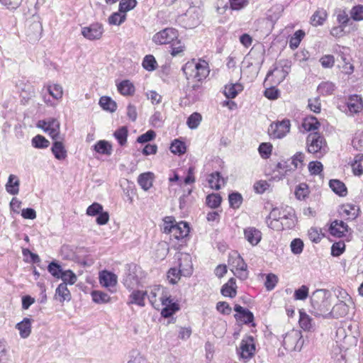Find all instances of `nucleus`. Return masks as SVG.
Wrapping results in <instances>:
<instances>
[{
	"mask_svg": "<svg viewBox=\"0 0 363 363\" xmlns=\"http://www.w3.org/2000/svg\"><path fill=\"white\" fill-rule=\"evenodd\" d=\"M327 228H310L308 231V236L313 242L318 243L325 236Z\"/></svg>",
	"mask_w": 363,
	"mask_h": 363,
	"instance_id": "obj_42",
	"label": "nucleus"
},
{
	"mask_svg": "<svg viewBox=\"0 0 363 363\" xmlns=\"http://www.w3.org/2000/svg\"><path fill=\"white\" fill-rule=\"evenodd\" d=\"M305 155L301 152H298L291 157V164L293 165V169L301 168L303 166Z\"/></svg>",
	"mask_w": 363,
	"mask_h": 363,
	"instance_id": "obj_55",
	"label": "nucleus"
},
{
	"mask_svg": "<svg viewBox=\"0 0 363 363\" xmlns=\"http://www.w3.org/2000/svg\"><path fill=\"white\" fill-rule=\"evenodd\" d=\"M118 92L125 96H133L135 94V88L134 84L128 79L121 81L117 84Z\"/></svg>",
	"mask_w": 363,
	"mask_h": 363,
	"instance_id": "obj_25",
	"label": "nucleus"
},
{
	"mask_svg": "<svg viewBox=\"0 0 363 363\" xmlns=\"http://www.w3.org/2000/svg\"><path fill=\"white\" fill-rule=\"evenodd\" d=\"M155 138L156 133L153 130H149L138 137L137 142L143 144L153 140Z\"/></svg>",
	"mask_w": 363,
	"mask_h": 363,
	"instance_id": "obj_63",
	"label": "nucleus"
},
{
	"mask_svg": "<svg viewBox=\"0 0 363 363\" xmlns=\"http://www.w3.org/2000/svg\"><path fill=\"white\" fill-rule=\"evenodd\" d=\"M192 228H164V233L169 234L182 243L189 240V233Z\"/></svg>",
	"mask_w": 363,
	"mask_h": 363,
	"instance_id": "obj_15",
	"label": "nucleus"
},
{
	"mask_svg": "<svg viewBox=\"0 0 363 363\" xmlns=\"http://www.w3.org/2000/svg\"><path fill=\"white\" fill-rule=\"evenodd\" d=\"M347 110L346 114L353 116L361 113L363 111V99L360 95H350L346 102Z\"/></svg>",
	"mask_w": 363,
	"mask_h": 363,
	"instance_id": "obj_12",
	"label": "nucleus"
},
{
	"mask_svg": "<svg viewBox=\"0 0 363 363\" xmlns=\"http://www.w3.org/2000/svg\"><path fill=\"white\" fill-rule=\"evenodd\" d=\"M169 45L171 48L170 54L172 57L182 55L186 50L184 44L182 43L179 38L174 43H171Z\"/></svg>",
	"mask_w": 363,
	"mask_h": 363,
	"instance_id": "obj_44",
	"label": "nucleus"
},
{
	"mask_svg": "<svg viewBox=\"0 0 363 363\" xmlns=\"http://www.w3.org/2000/svg\"><path fill=\"white\" fill-rule=\"evenodd\" d=\"M307 151L315 155L316 157H322L328 152L327 142L320 133H311L306 138Z\"/></svg>",
	"mask_w": 363,
	"mask_h": 363,
	"instance_id": "obj_3",
	"label": "nucleus"
},
{
	"mask_svg": "<svg viewBox=\"0 0 363 363\" xmlns=\"http://www.w3.org/2000/svg\"><path fill=\"white\" fill-rule=\"evenodd\" d=\"M170 151L174 155H182L186 152V145L184 142L179 139H174L169 147Z\"/></svg>",
	"mask_w": 363,
	"mask_h": 363,
	"instance_id": "obj_35",
	"label": "nucleus"
},
{
	"mask_svg": "<svg viewBox=\"0 0 363 363\" xmlns=\"http://www.w3.org/2000/svg\"><path fill=\"white\" fill-rule=\"evenodd\" d=\"M290 65L286 62H280L275 65L274 69L269 71L264 79L267 85H279L287 77L290 71Z\"/></svg>",
	"mask_w": 363,
	"mask_h": 363,
	"instance_id": "obj_5",
	"label": "nucleus"
},
{
	"mask_svg": "<svg viewBox=\"0 0 363 363\" xmlns=\"http://www.w3.org/2000/svg\"><path fill=\"white\" fill-rule=\"evenodd\" d=\"M229 206L235 210L240 208L242 202L243 197L239 192H233L228 195Z\"/></svg>",
	"mask_w": 363,
	"mask_h": 363,
	"instance_id": "obj_39",
	"label": "nucleus"
},
{
	"mask_svg": "<svg viewBox=\"0 0 363 363\" xmlns=\"http://www.w3.org/2000/svg\"><path fill=\"white\" fill-rule=\"evenodd\" d=\"M220 294L223 296L234 298L237 295L236 280L235 278H230L227 283L224 284L220 289Z\"/></svg>",
	"mask_w": 363,
	"mask_h": 363,
	"instance_id": "obj_21",
	"label": "nucleus"
},
{
	"mask_svg": "<svg viewBox=\"0 0 363 363\" xmlns=\"http://www.w3.org/2000/svg\"><path fill=\"white\" fill-rule=\"evenodd\" d=\"M179 35V31L176 28L169 27L155 33L152 40L157 45H170L177 40Z\"/></svg>",
	"mask_w": 363,
	"mask_h": 363,
	"instance_id": "obj_6",
	"label": "nucleus"
},
{
	"mask_svg": "<svg viewBox=\"0 0 363 363\" xmlns=\"http://www.w3.org/2000/svg\"><path fill=\"white\" fill-rule=\"evenodd\" d=\"M62 141L63 140H55L51 148L55 157L59 160H65L67 156V150Z\"/></svg>",
	"mask_w": 363,
	"mask_h": 363,
	"instance_id": "obj_23",
	"label": "nucleus"
},
{
	"mask_svg": "<svg viewBox=\"0 0 363 363\" xmlns=\"http://www.w3.org/2000/svg\"><path fill=\"white\" fill-rule=\"evenodd\" d=\"M233 309L236 313L234 315V318L237 321H240L243 324L252 327L256 326V323L254 321V314L248 308H244L239 304H235Z\"/></svg>",
	"mask_w": 363,
	"mask_h": 363,
	"instance_id": "obj_11",
	"label": "nucleus"
},
{
	"mask_svg": "<svg viewBox=\"0 0 363 363\" xmlns=\"http://www.w3.org/2000/svg\"><path fill=\"white\" fill-rule=\"evenodd\" d=\"M99 105L104 110L111 113L117 108L116 103L109 96H101L99 99Z\"/></svg>",
	"mask_w": 363,
	"mask_h": 363,
	"instance_id": "obj_36",
	"label": "nucleus"
},
{
	"mask_svg": "<svg viewBox=\"0 0 363 363\" xmlns=\"http://www.w3.org/2000/svg\"><path fill=\"white\" fill-rule=\"evenodd\" d=\"M303 242L300 238L294 239L290 245L291 250L294 255L301 254L303 252Z\"/></svg>",
	"mask_w": 363,
	"mask_h": 363,
	"instance_id": "obj_60",
	"label": "nucleus"
},
{
	"mask_svg": "<svg viewBox=\"0 0 363 363\" xmlns=\"http://www.w3.org/2000/svg\"><path fill=\"white\" fill-rule=\"evenodd\" d=\"M126 16V13H123L118 10L117 12L113 13L108 17V22L110 25L119 26L125 21Z\"/></svg>",
	"mask_w": 363,
	"mask_h": 363,
	"instance_id": "obj_46",
	"label": "nucleus"
},
{
	"mask_svg": "<svg viewBox=\"0 0 363 363\" xmlns=\"http://www.w3.org/2000/svg\"><path fill=\"white\" fill-rule=\"evenodd\" d=\"M94 150L101 155H110L112 152V147L106 140H99L94 146Z\"/></svg>",
	"mask_w": 363,
	"mask_h": 363,
	"instance_id": "obj_41",
	"label": "nucleus"
},
{
	"mask_svg": "<svg viewBox=\"0 0 363 363\" xmlns=\"http://www.w3.org/2000/svg\"><path fill=\"white\" fill-rule=\"evenodd\" d=\"M160 301L163 306V308L161 311V315L163 318H169L180 310L179 303L177 301H174L171 296H167L162 293Z\"/></svg>",
	"mask_w": 363,
	"mask_h": 363,
	"instance_id": "obj_9",
	"label": "nucleus"
},
{
	"mask_svg": "<svg viewBox=\"0 0 363 363\" xmlns=\"http://www.w3.org/2000/svg\"><path fill=\"white\" fill-rule=\"evenodd\" d=\"M255 339L251 335H247L243 338L239 348L237 349L238 354L242 359H251L255 356Z\"/></svg>",
	"mask_w": 363,
	"mask_h": 363,
	"instance_id": "obj_10",
	"label": "nucleus"
},
{
	"mask_svg": "<svg viewBox=\"0 0 363 363\" xmlns=\"http://www.w3.org/2000/svg\"><path fill=\"white\" fill-rule=\"evenodd\" d=\"M202 120L203 117L201 113L194 112L187 118L186 125L190 129H196L199 126Z\"/></svg>",
	"mask_w": 363,
	"mask_h": 363,
	"instance_id": "obj_43",
	"label": "nucleus"
},
{
	"mask_svg": "<svg viewBox=\"0 0 363 363\" xmlns=\"http://www.w3.org/2000/svg\"><path fill=\"white\" fill-rule=\"evenodd\" d=\"M359 213L358 206L352 203H347L342 206V217L347 220L355 219Z\"/></svg>",
	"mask_w": 363,
	"mask_h": 363,
	"instance_id": "obj_19",
	"label": "nucleus"
},
{
	"mask_svg": "<svg viewBox=\"0 0 363 363\" xmlns=\"http://www.w3.org/2000/svg\"><path fill=\"white\" fill-rule=\"evenodd\" d=\"M91 296L92 301L98 304L107 303L111 301L110 296L102 291L93 290L91 292Z\"/></svg>",
	"mask_w": 363,
	"mask_h": 363,
	"instance_id": "obj_34",
	"label": "nucleus"
},
{
	"mask_svg": "<svg viewBox=\"0 0 363 363\" xmlns=\"http://www.w3.org/2000/svg\"><path fill=\"white\" fill-rule=\"evenodd\" d=\"M328 16L327 12L323 9H318L311 16V23L313 26L323 25Z\"/></svg>",
	"mask_w": 363,
	"mask_h": 363,
	"instance_id": "obj_33",
	"label": "nucleus"
},
{
	"mask_svg": "<svg viewBox=\"0 0 363 363\" xmlns=\"http://www.w3.org/2000/svg\"><path fill=\"white\" fill-rule=\"evenodd\" d=\"M62 280V283H65L66 285H73L77 280V275L71 269H67L63 274V277L60 278Z\"/></svg>",
	"mask_w": 363,
	"mask_h": 363,
	"instance_id": "obj_57",
	"label": "nucleus"
},
{
	"mask_svg": "<svg viewBox=\"0 0 363 363\" xmlns=\"http://www.w3.org/2000/svg\"><path fill=\"white\" fill-rule=\"evenodd\" d=\"M54 298L61 303H63L65 301H69L71 300L72 295L65 283H61L58 285L55 290Z\"/></svg>",
	"mask_w": 363,
	"mask_h": 363,
	"instance_id": "obj_20",
	"label": "nucleus"
},
{
	"mask_svg": "<svg viewBox=\"0 0 363 363\" xmlns=\"http://www.w3.org/2000/svg\"><path fill=\"white\" fill-rule=\"evenodd\" d=\"M301 337V332L298 330H293L290 333H286L285 337L288 341H291L292 343L296 342V345L294 347L295 350L299 343H301V347L302 346L303 340Z\"/></svg>",
	"mask_w": 363,
	"mask_h": 363,
	"instance_id": "obj_56",
	"label": "nucleus"
},
{
	"mask_svg": "<svg viewBox=\"0 0 363 363\" xmlns=\"http://www.w3.org/2000/svg\"><path fill=\"white\" fill-rule=\"evenodd\" d=\"M310 194L308 186L306 183H301L295 190V196L298 200H304Z\"/></svg>",
	"mask_w": 363,
	"mask_h": 363,
	"instance_id": "obj_49",
	"label": "nucleus"
},
{
	"mask_svg": "<svg viewBox=\"0 0 363 363\" xmlns=\"http://www.w3.org/2000/svg\"><path fill=\"white\" fill-rule=\"evenodd\" d=\"M208 183L212 189L219 190L225 183L224 178L218 172H213L208 177Z\"/></svg>",
	"mask_w": 363,
	"mask_h": 363,
	"instance_id": "obj_26",
	"label": "nucleus"
},
{
	"mask_svg": "<svg viewBox=\"0 0 363 363\" xmlns=\"http://www.w3.org/2000/svg\"><path fill=\"white\" fill-rule=\"evenodd\" d=\"M299 325L305 331H311L312 325V318L303 311H299Z\"/></svg>",
	"mask_w": 363,
	"mask_h": 363,
	"instance_id": "obj_40",
	"label": "nucleus"
},
{
	"mask_svg": "<svg viewBox=\"0 0 363 363\" xmlns=\"http://www.w3.org/2000/svg\"><path fill=\"white\" fill-rule=\"evenodd\" d=\"M330 292L326 289H317L311 296L310 313L313 315L322 316L324 318H338L340 315L339 310L340 306L335 305L332 310L327 313L331 306Z\"/></svg>",
	"mask_w": 363,
	"mask_h": 363,
	"instance_id": "obj_1",
	"label": "nucleus"
},
{
	"mask_svg": "<svg viewBox=\"0 0 363 363\" xmlns=\"http://www.w3.org/2000/svg\"><path fill=\"white\" fill-rule=\"evenodd\" d=\"M20 181L18 177L13 174H10L8 182L6 184L7 192L11 195H16L19 192Z\"/></svg>",
	"mask_w": 363,
	"mask_h": 363,
	"instance_id": "obj_31",
	"label": "nucleus"
},
{
	"mask_svg": "<svg viewBox=\"0 0 363 363\" xmlns=\"http://www.w3.org/2000/svg\"><path fill=\"white\" fill-rule=\"evenodd\" d=\"M48 272L55 279H60L63 277L65 270L62 269L60 262L58 260L53 259L48 265Z\"/></svg>",
	"mask_w": 363,
	"mask_h": 363,
	"instance_id": "obj_28",
	"label": "nucleus"
},
{
	"mask_svg": "<svg viewBox=\"0 0 363 363\" xmlns=\"http://www.w3.org/2000/svg\"><path fill=\"white\" fill-rule=\"evenodd\" d=\"M38 127L43 129L53 140H64L60 137V123L55 118H49L48 120L39 121Z\"/></svg>",
	"mask_w": 363,
	"mask_h": 363,
	"instance_id": "obj_7",
	"label": "nucleus"
},
{
	"mask_svg": "<svg viewBox=\"0 0 363 363\" xmlns=\"http://www.w3.org/2000/svg\"><path fill=\"white\" fill-rule=\"evenodd\" d=\"M143 273L141 267L137 264H126L122 278L123 284L128 290L134 289L138 286Z\"/></svg>",
	"mask_w": 363,
	"mask_h": 363,
	"instance_id": "obj_4",
	"label": "nucleus"
},
{
	"mask_svg": "<svg viewBox=\"0 0 363 363\" xmlns=\"http://www.w3.org/2000/svg\"><path fill=\"white\" fill-rule=\"evenodd\" d=\"M323 166L319 161H312L308 164V171L313 175H321Z\"/></svg>",
	"mask_w": 363,
	"mask_h": 363,
	"instance_id": "obj_58",
	"label": "nucleus"
},
{
	"mask_svg": "<svg viewBox=\"0 0 363 363\" xmlns=\"http://www.w3.org/2000/svg\"><path fill=\"white\" fill-rule=\"evenodd\" d=\"M305 35H306V33L303 30H296L294 33V35L292 36H291L289 38V48L291 50L296 49L299 46L301 40L305 37Z\"/></svg>",
	"mask_w": 363,
	"mask_h": 363,
	"instance_id": "obj_38",
	"label": "nucleus"
},
{
	"mask_svg": "<svg viewBox=\"0 0 363 363\" xmlns=\"http://www.w3.org/2000/svg\"><path fill=\"white\" fill-rule=\"evenodd\" d=\"M308 287L306 285H302L298 289H296L294 294L295 300L303 301L308 296Z\"/></svg>",
	"mask_w": 363,
	"mask_h": 363,
	"instance_id": "obj_61",
	"label": "nucleus"
},
{
	"mask_svg": "<svg viewBox=\"0 0 363 363\" xmlns=\"http://www.w3.org/2000/svg\"><path fill=\"white\" fill-rule=\"evenodd\" d=\"M302 128L307 132L315 131L320 127V123L313 116L305 117L301 123Z\"/></svg>",
	"mask_w": 363,
	"mask_h": 363,
	"instance_id": "obj_27",
	"label": "nucleus"
},
{
	"mask_svg": "<svg viewBox=\"0 0 363 363\" xmlns=\"http://www.w3.org/2000/svg\"><path fill=\"white\" fill-rule=\"evenodd\" d=\"M182 70L188 80L189 84L192 83L193 90H198L201 87L203 82L210 73L208 62L205 60L194 58L187 61L182 67Z\"/></svg>",
	"mask_w": 363,
	"mask_h": 363,
	"instance_id": "obj_2",
	"label": "nucleus"
},
{
	"mask_svg": "<svg viewBox=\"0 0 363 363\" xmlns=\"http://www.w3.org/2000/svg\"><path fill=\"white\" fill-rule=\"evenodd\" d=\"M351 18L357 21L363 20V5L353 6L350 11Z\"/></svg>",
	"mask_w": 363,
	"mask_h": 363,
	"instance_id": "obj_64",
	"label": "nucleus"
},
{
	"mask_svg": "<svg viewBox=\"0 0 363 363\" xmlns=\"http://www.w3.org/2000/svg\"><path fill=\"white\" fill-rule=\"evenodd\" d=\"M146 296V291L133 290L129 296V301H128V304H135L143 307L145 306V298Z\"/></svg>",
	"mask_w": 363,
	"mask_h": 363,
	"instance_id": "obj_29",
	"label": "nucleus"
},
{
	"mask_svg": "<svg viewBox=\"0 0 363 363\" xmlns=\"http://www.w3.org/2000/svg\"><path fill=\"white\" fill-rule=\"evenodd\" d=\"M99 279L103 287L109 288L117 284L118 277L113 272L104 269L99 272Z\"/></svg>",
	"mask_w": 363,
	"mask_h": 363,
	"instance_id": "obj_16",
	"label": "nucleus"
},
{
	"mask_svg": "<svg viewBox=\"0 0 363 363\" xmlns=\"http://www.w3.org/2000/svg\"><path fill=\"white\" fill-rule=\"evenodd\" d=\"M243 86L240 83H230L224 86L223 94L228 99H235L243 91Z\"/></svg>",
	"mask_w": 363,
	"mask_h": 363,
	"instance_id": "obj_18",
	"label": "nucleus"
},
{
	"mask_svg": "<svg viewBox=\"0 0 363 363\" xmlns=\"http://www.w3.org/2000/svg\"><path fill=\"white\" fill-rule=\"evenodd\" d=\"M137 5L136 0H121L118 5V10L123 13L133 9Z\"/></svg>",
	"mask_w": 363,
	"mask_h": 363,
	"instance_id": "obj_54",
	"label": "nucleus"
},
{
	"mask_svg": "<svg viewBox=\"0 0 363 363\" xmlns=\"http://www.w3.org/2000/svg\"><path fill=\"white\" fill-rule=\"evenodd\" d=\"M142 65L143 68L147 71H153L157 67V62L152 55H146L143 59Z\"/></svg>",
	"mask_w": 363,
	"mask_h": 363,
	"instance_id": "obj_51",
	"label": "nucleus"
},
{
	"mask_svg": "<svg viewBox=\"0 0 363 363\" xmlns=\"http://www.w3.org/2000/svg\"><path fill=\"white\" fill-rule=\"evenodd\" d=\"M153 174L152 172H145L140 174L138 178V183L140 187L147 191L152 186Z\"/></svg>",
	"mask_w": 363,
	"mask_h": 363,
	"instance_id": "obj_30",
	"label": "nucleus"
},
{
	"mask_svg": "<svg viewBox=\"0 0 363 363\" xmlns=\"http://www.w3.org/2000/svg\"><path fill=\"white\" fill-rule=\"evenodd\" d=\"M222 197L219 194H211L206 196V205L211 208H216L219 207L222 202Z\"/></svg>",
	"mask_w": 363,
	"mask_h": 363,
	"instance_id": "obj_45",
	"label": "nucleus"
},
{
	"mask_svg": "<svg viewBox=\"0 0 363 363\" xmlns=\"http://www.w3.org/2000/svg\"><path fill=\"white\" fill-rule=\"evenodd\" d=\"M104 33L103 25L100 23H93L89 26L82 28V35L89 40H99Z\"/></svg>",
	"mask_w": 363,
	"mask_h": 363,
	"instance_id": "obj_13",
	"label": "nucleus"
},
{
	"mask_svg": "<svg viewBox=\"0 0 363 363\" xmlns=\"http://www.w3.org/2000/svg\"><path fill=\"white\" fill-rule=\"evenodd\" d=\"M278 277L274 274L269 273L266 276L264 286L267 291H272L276 286L278 282Z\"/></svg>",
	"mask_w": 363,
	"mask_h": 363,
	"instance_id": "obj_59",
	"label": "nucleus"
},
{
	"mask_svg": "<svg viewBox=\"0 0 363 363\" xmlns=\"http://www.w3.org/2000/svg\"><path fill=\"white\" fill-rule=\"evenodd\" d=\"M294 171L293 168L291 167V164L289 163L287 160H281L279 162L274 169V173L277 172V174H275L273 178L274 179H282L286 175H287L289 172Z\"/></svg>",
	"mask_w": 363,
	"mask_h": 363,
	"instance_id": "obj_17",
	"label": "nucleus"
},
{
	"mask_svg": "<svg viewBox=\"0 0 363 363\" xmlns=\"http://www.w3.org/2000/svg\"><path fill=\"white\" fill-rule=\"evenodd\" d=\"M128 130L127 127L122 126L117 129L114 133L113 135L116 138V139L118 140V143L123 146L126 144L127 143V138H128Z\"/></svg>",
	"mask_w": 363,
	"mask_h": 363,
	"instance_id": "obj_47",
	"label": "nucleus"
},
{
	"mask_svg": "<svg viewBox=\"0 0 363 363\" xmlns=\"http://www.w3.org/2000/svg\"><path fill=\"white\" fill-rule=\"evenodd\" d=\"M33 320L29 318H24L18 323L16 328L19 330L20 336L22 338H27L31 333V323Z\"/></svg>",
	"mask_w": 363,
	"mask_h": 363,
	"instance_id": "obj_24",
	"label": "nucleus"
},
{
	"mask_svg": "<svg viewBox=\"0 0 363 363\" xmlns=\"http://www.w3.org/2000/svg\"><path fill=\"white\" fill-rule=\"evenodd\" d=\"M192 274V267L188 269H182V264H179V269L176 267L170 268L167 272V278L171 284L177 283V279H180L181 276L190 277Z\"/></svg>",
	"mask_w": 363,
	"mask_h": 363,
	"instance_id": "obj_14",
	"label": "nucleus"
},
{
	"mask_svg": "<svg viewBox=\"0 0 363 363\" xmlns=\"http://www.w3.org/2000/svg\"><path fill=\"white\" fill-rule=\"evenodd\" d=\"M291 122L289 119L277 121L271 123L268 133L274 139H281L285 137L290 131Z\"/></svg>",
	"mask_w": 363,
	"mask_h": 363,
	"instance_id": "obj_8",
	"label": "nucleus"
},
{
	"mask_svg": "<svg viewBox=\"0 0 363 363\" xmlns=\"http://www.w3.org/2000/svg\"><path fill=\"white\" fill-rule=\"evenodd\" d=\"M335 90V84L330 82H323L318 86V91L322 95H330Z\"/></svg>",
	"mask_w": 363,
	"mask_h": 363,
	"instance_id": "obj_50",
	"label": "nucleus"
},
{
	"mask_svg": "<svg viewBox=\"0 0 363 363\" xmlns=\"http://www.w3.org/2000/svg\"><path fill=\"white\" fill-rule=\"evenodd\" d=\"M273 146L270 143H262L258 148L259 153L262 158L268 159L272 155Z\"/></svg>",
	"mask_w": 363,
	"mask_h": 363,
	"instance_id": "obj_52",
	"label": "nucleus"
},
{
	"mask_svg": "<svg viewBox=\"0 0 363 363\" xmlns=\"http://www.w3.org/2000/svg\"><path fill=\"white\" fill-rule=\"evenodd\" d=\"M31 143L33 147L38 149L47 148L50 145L49 140L41 135H37L33 137Z\"/></svg>",
	"mask_w": 363,
	"mask_h": 363,
	"instance_id": "obj_48",
	"label": "nucleus"
},
{
	"mask_svg": "<svg viewBox=\"0 0 363 363\" xmlns=\"http://www.w3.org/2000/svg\"><path fill=\"white\" fill-rule=\"evenodd\" d=\"M264 91V96L269 100H276L280 96V91L276 87L277 85H269Z\"/></svg>",
	"mask_w": 363,
	"mask_h": 363,
	"instance_id": "obj_53",
	"label": "nucleus"
},
{
	"mask_svg": "<svg viewBox=\"0 0 363 363\" xmlns=\"http://www.w3.org/2000/svg\"><path fill=\"white\" fill-rule=\"evenodd\" d=\"M245 238L252 245H257L262 240V233L257 228H245Z\"/></svg>",
	"mask_w": 363,
	"mask_h": 363,
	"instance_id": "obj_22",
	"label": "nucleus"
},
{
	"mask_svg": "<svg viewBox=\"0 0 363 363\" xmlns=\"http://www.w3.org/2000/svg\"><path fill=\"white\" fill-rule=\"evenodd\" d=\"M362 153H359L354 156V160L351 163L352 170L354 175L360 176L363 174V167L362 165Z\"/></svg>",
	"mask_w": 363,
	"mask_h": 363,
	"instance_id": "obj_37",
	"label": "nucleus"
},
{
	"mask_svg": "<svg viewBox=\"0 0 363 363\" xmlns=\"http://www.w3.org/2000/svg\"><path fill=\"white\" fill-rule=\"evenodd\" d=\"M240 262H242L241 268H236L235 272L233 273L238 279L243 281L247 279L248 277V271L247 269V266L244 259H240Z\"/></svg>",
	"mask_w": 363,
	"mask_h": 363,
	"instance_id": "obj_62",
	"label": "nucleus"
},
{
	"mask_svg": "<svg viewBox=\"0 0 363 363\" xmlns=\"http://www.w3.org/2000/svg\"><path fill=\"white\" fill-rule=\"evenodd\" d=\"M45 88L49 94L55 100L60 101L63 96V88L59 84H48Z\"/></svg>",
	"mask_w": 363,
	"mask_h": 363,
	"instance_id": "obj_32",
	"label": "nucleus"
}]
</instances>
